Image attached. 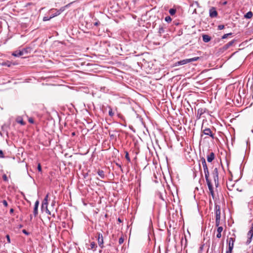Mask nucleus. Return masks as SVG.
Wrapping results in <instances>:
<instances>
[{
  "label": "nucleus",
  "mask_w": 253,
  "mask_h": 253,
  "mask_svg": "<svg viewBox=\"0 0 253 253\" xmlns=\"http://www.w3.org/2000/svg\"><path fill=\"white\" fill-rule=\"evenodd\" d=\"M183 241V238H167L166 243L168 247H174L175 249H176L178 246L177 242L180 243L181 246H182Z\"/></svg>",
  "instance_id": "obj_1"
},
{
  "label": "nucleus",
  "mask_w": 253,
  "mask_h": 253,
  "mask_svg": "<svg viewBox=\"0 0 253 253\" xmlns=\"http://www.w3.org/2000/svg\"><path fill=\"white\" fill-rule=\"evenodd\" d=\"M199 59H200L199 57H193L192 58L185 59L176 62L175 63V66L183 65L187 64L188 63L191 62L196 61L198 60Z\"/></svg>",
  "instance_id": "obj_2"
},
{
  "label": "nucleus",
  "mask_w": 253,
  "mask_h": 253,
  "mask_svg": "<svg viewBox=\"0 0 253 253\" xmlns=\"http://www.w3.org/2000/svg\"><path fill=\"white\" fill-rule=\"evenodd\" d=\"M214 211L215 214V222L216 226H218L220 218V206L216 204L214 205Z\"/></svg>",
  "instance_id": "obj_3"
},
{
  "label": "nucleus",
  "mask_w": 253,
  "mask_h": 253,
  "mask_svg": "<svg viewBox=\"0 0 253 253\" xmlns=\"http://www.w3.org/2000/svg\"><path fill=\"white\" fill-rule=\"evenodd\" d=\"M201 159L202 164L203 165V169H204L206 180L208 181V180H210V179H209V171L208 170V166L207 165L206 160L204 157H202L201 158Z\"/></svg>",
  "instance_id": "obj_4"
},
{
  "label": "nucleus",
  "mask_w": 253,
  "mask_h": 253,
  "mask_svg": "<svg viewBox=\"0 0 253 253\" xmlns=\"http://www.w3.org/2000/svg\"><path fill=\"white\" fill-rule=\"evenodd\" d=\"M212 175L213 178V180L214 181L215 186L217 187H218L219 185L218 182V169L217 168H215L212 172Z\"/></svg>",
  "instance_id": "obj_5"
},
{
  "label": "nucleus",
  "mask_w": 253,
  "mask_h": 253,
  "mask_svg": "<svg viewBox=\"0 0 253 253\" xmlns=\"http://www.w3.org/2000/svg\"><path fill=\"white\" fill-rule=\"evenodd\" d=\"M235 242V238H227L226 240L227 244H228L227 250H233L234 247V244Z\"/></svg>",
  "instance_id": "obj_6"
},
{
  "label": "nucleus",
  "mask_w": 253,
  "mask_h": 253,
  "mask_svg": "<svg viewBox=\"0 0 253 253\" xmlns=\"http://www.w3.org/2000/svg\"><path fill=\"white\" fill-rule=\"evenodd\" d=\"M202 132L204 134L209 135L212 138H214V134L212 132L211 130L209 128H206L202 130Z\"/></svg>",
  "instance_id": "obj_7"
},
{
  "label": "nucleus",
  "mask_w": 253,
  "mask_h": 253,
  "mask_svg": "<svg viewBox=\"0 0 253 253\" xmlns=\"http://www.w3.org/2000/svg\"><path fill=\"white\" fill-rule=\"evenodd\" d=\"M206 182H207V185H208V188H209V191H210V193L211 194L212 198H214V194L213 188L211 182L210 180L206 181Z\"/></svg>",
  "instance_id": "obj_8"
},
{
  "label": "nucleus",
  "mask_w": 253,
  "mask_h": 253,
  "mask_svg": "<svg viewBox=\"0 0 253 253\" xmlns=\"http://www.w3.org/2000/svg\"><path fill=\"white\" fill-rule=\"evenodd\" d=\"M209 14L211 18H214L217 16V12L216 11L215 7H212L210 8L209 10Z\"/></svg>",
  "instance_id": "obj_9"
},
{
  "label": "nucleus",
  "mask_w": 253,
  "mask_h": 253,
  "mask_svg": "<svg viewBox=\"0 0 253 253\" xmlns=\"http://www.w3.org/2000/svg\"><path fill=\"white\" fill-rule=\"evenodd\" d=\"M49 13L51 14V16L52 18L57 16L59 14V12L57 11V9H51L49 11Z\"/></svg>",
  "instance_id": "obj_10"
},
{
  "label": "nucleus",
  "mask_w": 253,
  "mask_h": 253,
  "mask_svg": "<svg viewBox=\"0 0 253 253\" xmlns=\"http://www.w3.org/2000/svg\"><path fill=\"white\" fill-rule=\"evenodd\" d=\"M236 42L235 40H233L223 45V48L225 50L227 49L230 46H232L233 43Z\"/></svg>",
  "instance_id": "obj_11"
},
{
  "label": "nucleus",
  "mask_w": 253,
  "mask_h": 253,
  "mask_svg": "<svg viewBox=\"0 0 253 253\" xmlns=\"http://www.w3.org/2000/svg\"><path fill=\"white\" fill-rule=\"evenodd\" d=\"M215 158V155L213 152H211L210 155L207 156V161L209 163L211 162Z\"/></svg>",
  "instance_id": "obj_12"
},
{
  "label": "nucleus",
  "mask_w": 253,
  "mask_h": 253,
  "mask_svg": "<svg viewBox=\"0 0 253 253\" xmlns=\"http://www.w3.org/2000/svg\"><path fill=\"white\" fill-rule=\"evenodd\" d=\"M12 55L15 57H20L23 55V51L20 50L15 51L12 53Z\"/></svg>",
  "instance_id": "obj_13"
},
{
  "label": "nucleus",
  "mask_w": 253,
  "mask_h": 253,
  "mask_svg": "<svg viewBox=\"0 0 253 253\" xmlns=\"http://www.w3.org/2000/svg\"><path fill=\"white\" fill-rule=\"evenodd\" d=\"M203 41L205 42H208L211 40V38L208 35L204 34L202 35Z\"/></svg>",
  "instance_id": "obj_14"
},
{
  "label": "nucleus",
  "mask_w": 253,
  "mask_h": 253,
  "mask_svg": "<svg viewBox=\"0 0 253 253\" xmlns=\"http://www.w3.org/2000/svg\"><path fill=\"white\" fill-rule=\"evenodd\" d=\"M248 237H253V222L252 226L248 233Z\"/></svg>",
  "instance_id": "obj_15"
},
{
  "label": "nucleus",
  "mask_w": 253,
  "mask_h": 253,
  "mask_svg": "<svg viewBox=\"0 0 253 253\" xmlns=\"http://www.w3.org/2000/svg\"><path fill=\"white\" fill-rule=\"evenodd\" d=\"M253 15V12L252 11H249L244 15V17L247 19H250L252 17Z\"/></svg>",
  "instance_id": "obj_16"
},
{
  "label": "nucleus",
  "mask_w": 253,
  "mask_h": 253,
  "mask_svg": "<svg viewBox=\"0 0 253 253\" xmlns=\"http://www.w3.org/2000/svg\"><path fill=\"white\" fill-rule=\"evenodd\" d=\"M97 174H98V175L100 176V177L101 178H104L105 174H104V172L103 170L99 169L97 171Z\"/></svg>",
  "instance_id": "obj_17"
},
{
  "label": "nucleus",
  "mask_w": 253,
  "mask_h": 253,
  "mask_svg": "<svg viewBox=\"0 0 253 253\" xmlns=\"http://www.w3.org/2000/svg\"><path fill=\"white\" fill-rule=\"evenodd\" d=\"M98 243L101 248H103V238H97Z\"/></svg>",
  "instance_id": "obj_18"
},
{
  "label": "nucleus",
  "mask_w": 253,
  "mask_h": 253,
  "mask_svg": "<svg viewBox=\"0 0 253 253\" xmlns=\"http://www.w3.org/2000/svg\"><path fill=\"white\" fill-rule=\"evenodd\" d=\"M90 246V248H89V249H91V250H95V249L97 247L96 244L94 242H91Z\"/></svg>",
  "instance_id": "obj_19"
},
{
  "label": "nucleus",
  "mask_w": 253,
  "mask_h": 253,
  "mask_svg": "<svg viewBox=\"0 0 253 253\" xmlns=\"http://www.w3.org/2000/svg\"><path fill=\"white\" fill-rule=\"evenodd\" d=\"M16 122L20 124L21 125H24L25 124V123L23 121V119L20 117L17 118L16 119Z\"/></svg>",
  "instance_id": "obj_20"
},
{
  "label": "nucleus",
  "mask_w": 253,
  "mask_h": 253,
  "mask_svg": "<svg viewBox=\"0 0 253 253\" xmlns=\"http://www.w3.org/2000/svg\"><path fill=\"white\" fill-rule=\"evenodd\" d=\"M107 107H108L109 109V115L110 117H113L114 116V113L113 112L112 108L111 107V106H110L109 105H108L107 106Z\"/></svg>",
  "instance_id": "obj_21"
},
{
  "label": "nucleus",
  "mask_w": 253,
  "mask_h": 253,
  "mask_svg": "<svg viewBox=\"0 0 253 253\" xmlns=\"http://www.w3.org/2000/svg\"><path fill=\"white\" fill-rule=\"evenodd\" d=\"M176 11V10L175 8H170L169 10V13L172 16L175 14Z\"/></svg>",
  "instance_id": "obj_22"
},
{
  "label": "nucleus",
  "mask_w": 253,
  "mask_h": 253,
  "mask_svg": "<svg viewBox=\"0 0 253 253\" xmlns=\"http://www.w3.org/2000/svg\"><path fill=\"white\" fill-rule=\"evenodd\" d=\"M204 113V111H203V109H199L197 111V114L198 115H199V118L201 117V116Z\"/></svg>",
  "instance_id": "obj_23"
},
{
  "label": "nucleus",
  "mask_w": 253,
  "mask_h": 253,
  "mask_svg": "<svg viewBox=\"0 0 253 253\" xmlns=\"http://www.w3.org/2000/svg\"><path fill=\"white\" fill-rule=\"evenodd\" d=\"M67 6L68 5H66L65 6L61 7L59 9H57V11L59 12V14H60L62 12H63L65 10V7Z\"/></svg>",
  "instance_id": "obj_24"
},
{
  "label": "nucleus",
  "mask_w": 253,
  "mask_h": 253,
  "mask_svg": "<svg viewBox=\"0 0 253 253\" xmlns=\"http://www.w3.org/2000/svg\"><path fill=\"white\" fill-rule=\"evenodd\" d=\"M125 158L128 162H130V159L129 157L128 153L127 151L125 152Z\"/></svg>",
  "instance_id": "obj_25"
},
{
  "label": "nucleus",
  "mask_w": 253,
  "mask_h": 253,
  "mask_svg": "<svg viewBox=\"0 0 253 253\" xmlns=\"http://www.w3.org/2000/svg\"><path fill=\"white\" fill-rule=\"evenodd\" d=\"M165 32V29L163 26H160L159 29V33L160 34H162Z\"/></svg>",
  "instance_id": "obj_26"
},
{
  "label": "nucleus",
  "mask_w": 253,
  "mask_h": 253,
  "mask_svg": "<svg viewBox=\"0 0 253 253\" xmlns=\"http://www.w3.org/2000/svg\"><path fill=\"white\" fill-rule=\"evenodd\" d=\"M38 213V208H34L33 214L35 216H36Z\"/></svg>",
  "instance_id": "obj_27"
},
{
  "label": "nucleus",
  "mask_w": 253,
  "mask_h": 253,
  "mask_svg": "<svg viewBox=\"0 0 253 253\" xmlns=\"http://www.w3.org/2000/svg\"><path fill=\"white\" fill-rule=\"evenodd\" d=\"M165 20L168 22L169 23L171 21V18L169 16H167L165 17Z\"/></svg>",
  "instance_id": "obj_28"
},
{
  "label": "nucleus",
  "mask_w": 253,
  "mask_h": 253,
  "mask_svg": "<svg viewBox=\"0 0 253 253\" xmlns=\"http://www.w3.org/2000/svg\"><path fill=\"white\" fill-rule=\"evenodd\" d=\"M232 35V33L224 34V35L222 36V39H225L227 38L229 36H231Z\"/></svg>",
  "instance_id": "obj_29"
},
{
  "label": "nucleus",
  "mask_w": 253,
  "mask_h": 253,
  "mask_svg": "<svg viewBox=\"0 0 253 253\" xmlns=\"http://www.w3.org/2000/svg\"><path fill=\"white\" fill-rule=\"evenodd\" d=\"M51 18H52V17H51V15L49 17L44 16L43 18V21H48V20H50Z\"/></svg>",
  "instance_id": "obj_30"
},
{
  "label": "nucleus",
  "mask_w": 253,
  "mask_h": 253,
  "mask_svg": "<svg viewBox=\"0 0 253 253\" xmlns=\"http://www.w3.org/2000/svg\"><path fill=\"white\" fill-rule=\"evenodd\" d=\"M48 200L44 201L43 199V201L42 202L43 205H45V209L47 210V205H48Z\"/></svg>",
  "instance_id": "obj_31"
},
{
  "label": "nucleus",
  "mask_w": 253,
  "mask_h": 253,
  "mask_svg": "<svg viewBox=\"0 0 253 253\" xmlns=\"http://www.w3.org/2000/svg\"><path fill=\"white\" fill-rule=\"evenodd\" d=\"M2 179H3V181H4L5 182L8 181L7 177V176H6V175L5 174H4L2 175Z\"/></svg>",
  "instance_id": "obj_32"
},
{
  "label": "nucleus",
  "mask_w": 253,
  "mask_h": 253,
  "mask_svg": "<svg viewBox=\"0 0 253 253\" xmlns=\"http://www.w3.org/2000/svg\"><path fill=\"white\" fill-rule=\"evenodd\" d=\"M222 230H223V228L222 227H221V226L220 227H218L217 228V232L218 233H221V232L222 231Z\"/></svg>",
  "instance_id": "obj_33"
},
{
  "label": "nucleus",
  "mask_w": 253,
  "mask_h": 253,
  "mask_svg": "<svg viewBox=\"0 0 253 253\" xmlns=\"http://www.w3.org/2000/svg\"><path fill=\"white\" fill-rule=\"evenodd\" d=\"M224 28V25H219L218 26V29L219 30H221Z\"/></svg>",
  "instance_id": "obj_34"
},
{
  "label": "nucleus",
  "mask_w": 253,
  "mask_h": 253,
  "mask_svg": "<svg viewBox=\"0 0 253 253\" xmlns=\"http://www.w3.org/2000/svg\"><path fill=\"white\" fill-rule=\"evenodd\" d=\"M124 242V238H119V243L120 245L123 244Z\"/></svg>",
  "instance_id": "obj_35"
},
{
  "label": "nucleus",
  "mask_w": 253,
  "mask_h": 253,
  "mask_svg": "<svg viewBox=\"0 0 253 253\" xmlns=\"http://www.w3.org/2000/svg\"><path fill=\"white\" fill-rule=\"evenodd\" d=\"M0 158H4V156L3 151L2 150H0Z\"/></svg>",
  "instance_id": "obj_36"
},
{
  "label": "nucleus",
  "mask_w": 253,
  "mask_h": 253,
  "mask_svg": "<svg viewBox=\"0 0 253 253\" xmlns=\"http://www.w3.org/2000/svg\"><path fill=\"white\" fill-rule=\"evenodd\" d=\"M39 201H36V202H35V205H34V207L35 208H38L39 207Z\"/></svg>",
  "instance_id": "obj_37"
},
{
  "label": "nucleus",
  "mask_w": 253,
  "mask_h": 253,
  "mask_svg": "<svg viewBox=\"0 0 253 253\" xmlns=\"http://www.w3.org/2000/svg\"><path fill=\"white\" fill-rule=\"evenodd\" d=\"M252 238H248L247 242H246V245H249L251 243V242H252Z\"/></svg>",
  "instance_id": "obj_38"
},
{
  "label": "nucleus",
  "mask_w": 253,
  "mask_h": 253,
  "mask_svg": "<svg viewBox=\"0 0 253 253\" xmlns=\"http://www.w3.org/2000/svg\"><path fill=\"white\" fill-rule=\"evenodd\" d=\"M28 121L31 124H34V121L33 120V118H30L29 119H28Z\"/></svg>",
  "instance_id": "obj_39"
},
{
  "label": "nucleus",
  "mask_w": 253,
  "mask_h": 253,
  "mask_svg": "<svg viewBox=\"0 0 253 253\" xmlns=\"http://www.w3.org/2000/svg\"><path fill=\"white\" fill-rule=\"evenodd\" d=\"M2 203L5 207H7L8 204L6 200H3Z\"/></svg>",
  "instance_id": "obj_40"
},
{
  "label": "nucleus",
  "mask_w": 253,
  "mask_h": 253,
  "mask_svg": "<svg viewBox=\"0 0 253 253\" xmlns=\"http://www.w3.org/2000/svg\"><path fill=\"white\" fill-rule=\"evenodd\" d=\"M38 170L40 172H41L42 171V167L40 165V164H38Z\"/></svg>",
  "instance_id": "obj_41"
},
{
  "label": "nucleus",
  "mask_w": 253,
  "mask_h": 253,
  "mask_svg": "<svg viewBox=\"0 0 253 253\" xmlns=\"http://www.w3.org/2000/svg\"><path fill=\"white\" fill-rule=\"evenodd\" d=\"M22 232H23V233H24L26 235H29V232L28 231H27L26 230H25V229L22 230Z\"/></svg>",
  "instance_id": "obj_42"
},
{
  "label": "nucleus",
  "mask_w": 253,
  "mask_h": 253,
  "mask_svg": "<svg viewBox=\"0 0 253 253\" xmlns=\"http://www.w3.org/2000/svg\"><path fill=\"white\" fill-rule=\"evenodd\" d=\"M183 240H184L183 243H185V246H184V248H185V247H186V244H187V238H184V239L183 238Z\"/></svg>",
  "instance_id": "obj_43"
},
{
  "label": "nucleus",
  "mask_w": 253,
  "mask_h": 253,
  "mask_svg": "<svg viewBox=\"0 0 253 253\" xmlns=\"http://www.w3.org/2000/svg\"><path fill=\"white\" fill-rule=\"evenodd\" d=\"M21 51H23V54L24 53H27L28 52V49L27 48H23Z\"/></svg>",
  "instance_id": "obj_44"
},
{
  "label": "nucleus",
  "mask_w": 253,
  "mask_h": 253,
  "mask_svg": "<svg viewBox=\"0 0 253 253\" xmlns=\"http://www.w3.org/2000/svg\"><path fill=\"white\" fill-rule=\"evenodd\" d=\"M99 24H100V22H99V21H97V22H95V23H94V26H97L99 25Z\"/></svg>",
  "instance_id": "obj_45"
},
{
  "label": "nucleus",
  "mask_w": 253,
  "mask_h": 253,
  "mask_svg": "<svg viewBox=\"0 0 253 253\" xmlns=\"http://www.w3.org/2000/svg\"><path fill=\"white\" fill-rule=\"evenodd\" d=\"M221 237V234L220 233H217L216 234V237Z\"/></svg>",
  "instance_id": "obj_46"
},
{
  "label": "nucleus",
  "mask_w": 253,
  "mask_h": 253,
  "mask_svg": "<svg viewBox=\"0 0 253 253\" xmlns=\"http://www.w3.org/2000/svg\"><path fill=\"white\" fill-rule=\"evenodd\" d=\"M48 194H47L44 198V201L48 200Z\"/></svg>",
  "instance_id": "obj_47"
},
{
  "label": "nucleus",
  "mask_w": 253,
  "mask_h": 253,
  "mask_svg": "<svg viewBox=\"0 0 253 253\" xmlns=\"http://www.w3.org/2000/svg\"><path fill=\"white\" fill-rule=\"evenodd\" d=\"M227 1H223V2L222 3V4L223 5H225L226 4H227Z\"/></svg>",
  "instance_id": "obj_48"
},
{
  "label": "nucleus",
  "mask_w": 253,
  "mask_h": 253,
  "mask_svg": "<svg viewBox=\"0 0 253 253\" xmlns=\"http://www.w3.org/2000/svg\"><path fill=\"white\" fill-rule=\"evenodd\" d=\"M173 25H178V24H179V23L176 21H173Z\"/></svg>",
  "instance_id": "obj_49"
},
{
  "label": "nucleus",
  "mask_w": 253,
  "mask_h": 253,
  "mask_svg": "<svg viewBox=\"0 0 253 253\" xmlns=\"http://www.w3.org/2000/svg\"><path fill=\"white\" fill-rule=\"evenodd\" d=\"M13 212H14V210H13V209H11L10 210V211H9V212H10V213H11H11H12Z\"/></svg>",
  "instance_id": "obj_50"
},
{
  "label": "nucleus",
  "mask_w": 253,
  "mask_h": 253,
  "mask_svg": "<svg viewBox=\"0 0 253 253\" xmlns=\"http://www.w3.org/2000/svg\"><path fill=\"white\" fill-rule=\"evenodd\" d=\"M117 221L119 223H121L122 222V220L120 218H118Z\"/></svg>",
  "instance_id": "obj_51"
},
{
  "label": "nucleus",
  "mask_w": 253,
  "mask_h": 253,
  "mask_svg": "<svg viewBox=\"0 0 253 253\" xmlns=\"http://www.w3.org/2000/svg\"><path fill=\"white\" fill-rule=\"evenodd\" d=\"M232 251L230 250H227L226 253H232Z\"/></svg>",
  "instance_id": "obj_52"
},
{
  "label": "nucleus",
  "mask_w": 253,
  "mask_h": 253,
  "mask_svg": "<svg viewBox=\"0 0 253 253\" xmlns=\"http://www.w3.org/2000/svg\"><path fill=\"white\" fill-rule=\"evenodd\" d=\"M117 165L121 169V170L123 171V169H122L121 166L118 164H117Z\"/></svg>",
  "instance_id": "obj_53"
},
{
  "label": "nucleus",
  "mask_w": 253,
  "mask_h": 253,
  "mask_svg": "<svg viewBox=\"0 0 253 253\" xmlns=\"http://www.w3.org/2000/svg\"><path fill=\"white\" fill-rule=\"evenodd\" d=\"M6 239H7V243H10V238H6Z\"/></svg>",
  "instance_id": "obj_54"
},
{
  "label": "nucleus",
  "mask_w": 253,
  "mask_h": 253,
  "mask_svg": "<svg viewBox=\"0 0 253 253\" xmlns=\"http://www.w3.org/2000/svg\"><path fill=\"white\" fill-rule=\"evenodd\" d=\"M195 3L197 6H199V3L198 1H195Z\"/></svg>",
  "instance_id": "obj_55"
},
{
  "label": "nucleus",
  "mask_w": 253,
  "mask_h": 253,
  "mask_svg": "<svg viewBox=\"0 0 253 253\" xmlns=\"http://www.w3.org/2000/svg\"><path fill=\"white\" fill-rule=\"evenodd\" d=\"M45 208V205H43V203H42V209H43V208Z\"/></svg>",
  "instance_id": "obj_56"
},
{
  "label": "nucleus",
  "mask_w": 253,
  "mask_h": 253,
  "mask_svg": "<svg viewBox=\"0 0 253 253\" xmlns=\"http://www.w3.org/2000/svg\"><path fill=\"white\" fill-rule=\"evenodd\" d=\"M46 212L47 213H48L49 214H50V212L49 211V210L48 209H47V210L46 209Z\"/></svg>",
  "instance_id": "obj_57"
},
{
  "label": "nucleus",
  "mask_w": 253,
  "mask_h": 253,
  "mask_svg": "<svg viewBox=\"0 0 253 253\" xmlns=\"http://www.w3.org/2000/svg\"><path fill=\"white\" fill-rule=\"evenodd\" d=\"M30 220H32V218H33V215L32 214H31L30 215Z\"/></svg>",
  "instance_id": "obj_58"
},
{
  "label": "nucleus",
  "mask_w": 253,
  "mask_h": 253,
  "mask_svg": "<svg viewBox=\"0 0 253 253\" xmlns=\"http://www.w3.org/2000/svg\"><path fill=\"white\" fill-rule=\"evenodd\" d=\"M5 237L8 238V237H9V235L8 234H7V235L5 236Z\"/></svg>",
  "instance_id": "obj_59"
},
{
  "label": "nucleus",
  "mask_w": 253,
  "mask_h": 253,
  "mask_svg": "<svg viewBox=\"0 0 253 253\" xmlns=\"http://www.w3.org/2000/svg\"><path fill=\"white\" fill-rule=\"evenodd\" d=\"M203 134H201V137H203Z\"/></svg>",
  "instance_id": "obj_60"
},
{
  "label": "nucleus",
  "mask_w": 253,
  "mask_h": 253,
  "mask_svg": "<svg viewBox=\"0 0 253 253\" xmlns=\"http://www.w3.org/2000/svg\"><path fill=\"white\" fill-rule=\"evenodd\" d=\"M75 134V132L72 133V135H74Z\"/></svg>",
  "instance_id": "obj_61"
},
{
  "label": "nucleus",
  "mask_w": 253,
  "mask_h": 253,
  "mask_svg": "<svg viewBox=\"0 0 253 253\" xmlns=\"http://www.w3.org/2000/svg\"><path fill=\"white\" fill-rule=\"evenodd\" d=\"M200 249H201V250H202L203 247H200Z\"/></svg>",
  "instance_id": "obj_62"
}]
</instances>
